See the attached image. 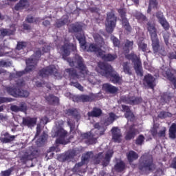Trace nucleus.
<instances>
[{"label": "nucleus", "mask_w": 176, "mask_h": 176, "mask_svg": "<svg viewBox=\"0 0 176 176\" xmlns=\"http://www.w3.org/2000/svg\"><path fill=\"white\" fill-rule=\"evenodd\" d=\"M137 131H138V130L137 129L134 128V126L131 125L129 127V129L126 132V134L125 135L126 141H130V140L134 139L137 134Z\"/></svg>", "instance_id": "obj_23"}, {"label": "nucleus", "mask_w": 176, "mask_h": 176, "mask_svg": "<svg viewBox=\"0 0 176 176\" xmlns=\"http://www.w3.org/2000/svg\"><path fill=\"white\" fill-rule=\"evenodd\" d=\"M4 102H12V98L0 96V104H4Z\"/></svg>", "instance_id": "obj_58"}, {"label": "nucleus", "mask_w": 176, "mask_h": 176, "mask_svg": "<svg viewBox=\"0 0 176 176\" xmlns=\"http://www.w3.org/2000/svg\"><path fill=\"white\" fill-rule=\"evenodd\" d=\"M4 138H1V142L3 144H9V142H12V141H14V138H16V136L14 135H10L9 133L6 132L4 134Z\"/></svg>", "instance_id": "obj_33"}, {"label": "nucleus", "mask_w": 176, "mask_h": 176, "mask_svg": "<svg viewBox=\"0 0 176 176\" xmlns=\"http://www.w3.org/2000/svg\"><path fill=\"white\" fill-rule=\"evenodd\" d=\"M118 22V17L115 16V13L109 12L107 13L106 18V31L108 34H112L115 28L116 27V23Z\"/></svg>", "instance_id": "obj_8"}, {"label": "nucleus", "mask_w": 176, "mask_h": 176, "mask_svg": "<svg viewBox=\"0 0 176 176\" xmlns=\"http://www.w3.org/2000/svg\"><path fill=\"white\" fill-rule=\"evenodd\" d=\"M55 137H59L56 140V144H64V138L67 137V131L63 128H60L55 132Z\"/></svg>", "instance_id": "obj_16"}, {"label": "nucleus", "mask_w": 176, "mask_h": 176, "mask_svg": "<svg viewBox=\"0 0 176 176\" xmlns=\"http://www.w3.org/2000/svg\"><path fill=\"white\" fill-rule=\"evenodd\" d=\"M69 23V16L68 15H63L61 19H57L54 25L56 28H61L66 24Z\"/></svg>", "instance_id": "obj_19"}, {"label": "nucleus", "mask_w": 176, "mask_h": 176, "mask_svg": "<svg viewBox=\"0 0 176 176\" xmlns=\"http://www.w3.org/2000/svg\"><path fill=\"white\" fill-rule=\"evenodd\" d=\"M134 45V41L126 39L122 47V50L124 53L125 58L126 60H131L134 65V69L135 74L138 76H144V71L142 70V63L141 60L138 58V56L134 52L130 53V50H133V46Z\"/></svg>", "instance_id": "obj_2"}, {"label": "nucleus", "mask_w": 176, "mask_h": 176, "mask_svg": "<svg viewBox=\"0 0 176 176\" xmlns=\"http://www.w3.org/2000/svg\"><path fill=\"white\" fill-rule=\"evenodd\" d=\"M47 135L45 132H43V135H41L37 140V142H39V144H45V142H46V140H47Z\"/></svg>", "instance_id": "obj_53"}, {"label": "nucleus", "mask_w": 176, "mask_h": 176, "mask_svg": "<svg viewBox=\"0 0 176 176\" xmlns=\"http://www.w3.org/2000/svg\"><path fill=\"white\" fill-rule=\"evenodd\" d=\"M126 157L129 163H133L134 160L138 159V153H135L134 151H129V153H126Z\"/></svg>", "instance_id": "obj_30"}, {"label": "nucleus", "mask_w": 176, "mask_h": 176, "mask_svg": "<svg viewBox=\"0 0 176 176\" xmlns=\"http://www.w3.org/2000/svg\"><path fill=\"white\" fill-rule=\"evenodd\" d=\"M102 90L109 94H116L119 91V88L109 83H104L102 85Z\"/></svg>", "instance_id": "obj_17"}, {"label": "nucleus", "mask_w": 176, "mask_h": 176, "mask_svg": "<svg viewBox=\"0 0 176 176\" xmlns=\"http://www.w3.org/2000/svg\"><path fill=\"white\" fill-rule=\"evenodd\" d=\"M34 159V155L32 153H25V154L21 157V160L23 163H27V162H30V160H32Z\"/></svg>", "instance_id": "obj_36"}, {"label": "nucleus", "mask_w": 176, "mask_h": 176, "mask_svg": "<svg viewBox=\"0 0 176 176\" xmlns=\"http://www.w3.org/2000/svg\"><path fill=\"white\" fill-rule=\"evenodd\" d=\"M76 39L78 41L81 47L86 49L87 46L86 45V37L84 34H78L76 36Z\"/></svg>", "instance_id": "obj_31"}, {"label": "nucleus", "mask_w": 176, "mask_h": 176, "mask_svg": "<svg viewBox=\"0 0 176 176\" xmlns=\"http://www.w3.org/2000/svg\"><path fill=\"white\" fill-rule=\"evenodd\" d=\"M166 127H163V129L158 133V137H166Z\"/></svg>", "instance_id": "obj_61"}, {"label": "nucleus", "mask_w": 176, "mask_h": 176, "mask_svg": "<svg viewBox=\"0 0 176 176\" xmlns=\"http://www.w3.org/2000/svg\"><path fill=\"white\" fill-rule=\"evenodd\" d=\"M122 25L128 32H131V26L130 25V23H129V19H126L125 21H122Z\"/></svg>", "instance_id": "obj_50"}, {"label": "nucleus", "mask_w": 176, "mask_h": 176, "mask_svg": "<svg viewBox=\"0 0 176 176\" xmlns=\"http://www.w3.org/2000/svg\"><path fill=\"white\" fill-rule=\"evenodd\" d=\"M70 86H74V87H76V89H78V90H80V91H83V86H82L79 82H74L72 81L70 82Z\"/></svg>", "instance_id": "obj_52"}, {"label": "nucleus", "mask_w": 176, "mask_h": 176, "mask_svg": "<svg viewBox=\"0 0 176 176\" xmlns=\"http://www.w3.org/2000/svg\"><path fill=\"white\" fill-rule=\"evenodd\" d=\"M122 111L124 112L125 113L131 111V109H130V107L125 104L122 105Z\"/></svg>", "instance_id": "obj_60"}, {"label": "nucleus", "mask_w": 176, "mask_h": 176, "mask_svg": "<svg viewBox=\"0 0 176 176\" xmlns=\"http://www.w3.org/2000/svg\"><path fill=\"white\" fill-rule=\"evenodd\" d=\"M96 97V94L93 93L89 95L82 94L74 97V101L76 102H93Z\"/></svg>", "instance_id": "obj_11"}, {"label": "nucleus", "mask_w": 176, "mask_h": 176, "mask_svg": "<svg viewBox=\"0 0 176 176\" xmlns=\"http://www.w3.org/2000/svg\"><path fill=\"white\" fill-rule=\"evenodd\" d=\"M75 156H76V152L74 151H69L62 155L61 158L63 162H69V160H72Z\"/></svg>", "instance_id": "obj_28"}, {"label": "nucleus", "mask_w": 176, "mask_h": 176, "mask_svg": "<svg viewBox=\"0 0 176 176\" xmlns=\"http://www.w3.org/2000/svg\"><path fill=\"white\" fill-rule=\"evenodd\" d=\"M85 166V164L83 162H78L75 164V166L72 168V171L74 173H82L83 171L82 170V166Z\"/></svg>", "instance_id": "obj_41"}, {"label": "nucleus", "mask_w": 176, "mask_h": 176, "mask_svg": "<svg viewBox=\"0 0 176 176\" xmlns=\"http://www.w3.org/2000/svg\"><path fill=\"white\" fill-rule=\"evenodd\" d=\"M14 31H16V29L14 30L10 29H1L0 32L2 36H10V35H13V34H14Z\"/></svg>", "instance_id": "obj_40"}, {"label": "nucleus", "mask_w": 176, "mask_h": 176, "mask_svg": "<svg viewBox=\"0 0 176 176\" xmlns=\"http://www.w3.org/2000/svg\"><path fill=\"white\" fill-rule=\"evenodd\" d=\"M87 52L91 53H97V57H100L102 54L103 50L96 43H90Z\"/></svg>", "instance_id": "obj_18"}, {"label": "nucleus", "mask_w": 176, "mask_h": 176, "mask_svg": "<svg viewBox=\"0 0 176 176\" xmlns=\"http://www.w3.org/2000/svg\"><path fill=\"white\" fill-rule=\"evenodd\" d=\"M76 46L71 43H65L63 45L60 47V54L63 60H66L70 67H76L77 69H79L80 74H87V67L85 65L83 58L79 54H76L74 56V59L68 58V56L71 54V52H76Z\"/></svg>", "instance_id": "obj_1"}, {"label": "nucleus", "mask_w": 176, "mask_h": 176, "mask_svg": "<svg viewBox=\"0 0 176 176\" xmlns=\"http://www.w3.org/2000/svg\"><path fill=\"white\" fill-rule=\"evenodd\" d=\"M173 116V114L168 111H160L158 114L157 117L159 119H166V118H171Z\"/></svg>", "instance_id": "obj_42"}, {"label": "nucleus", "mask_w": 176, "mask_h": 176, "mask_svg": "<svg viewBox=\"0 0 176 176\" xmlns=\"http://www.w3.org/2000/svg\"><path fill=\"white\" fill-rule=\"evenodd\" d=\"M124 118H126V119H127L130 122H134V120L135 119L134 113H133V111H131V110L126 113H124Z\"/></svg>", "instance_id": "obj_45"}, {"label": "nucleus", "mask_w": 176, "mask_h": 176, "mask_svg": "<svg viewBox=\"0 0 176 176\" xmlns=\"http://www.w3.org/2000/svg\"><path fill=\"white\" fill-rule=\"evenodd\" d=\"M98 67L103 72V76L106 78H109L110 82L116 85L118 83H120V80L122 78L113 69V67L111 66V65L108 63H105L104 62H100L98 63Z\"/></svg>", "instance_id": "obj_5"}, {"label": "nucleus", "mask_w": 176, "mask_h": 176, "mask_svg": "<svg viewBox=\"0 0 176 176\" xmlns=\"http://www.w3.org/2000/svg\"><path fill=\"white\" fill-rule=\"evenodd\" d=\"M146 28L148 31L152 41V48L154 53H159L162 56H166V51L160 50V43L157 38V29L155 27V23L148 21L146 23Z\"/></svg>", "instance_id": "obj_4"}, {"label": "nucleus", "mask_w": 176, "mask_h": 176, "mask_svg": "<svg viewBox=\"0 0 176 176\" xmlns=\"http://www.w3.org/2000/svg\"><path fill=\"white\" fill-rule=\"evenodd\" d=\"M19 108V112H24L27 111V105L25 104V102H22L20 104Z\"/></svg>", "instance_id": "obj_57"}, {"label": "nucleus", "mask_w": 176, "mask_h": 176, "mask_svg": "<svg viewBox=\"0 0 176 176\" xmlns=\"http://www.w3.org/2000/svg\"><path fill=\"white\" fill-rule=\"evenodd\" d=\"M155 79L153 77L151 74H148L144 76V82L147 85L149 89H155V86H156V84H155Z\"/></svg>", "instance_id": "obj_20"}, {"label": "nucleus", "mask_w": 176, "mask_h": 176, "mask_svg": "<svg viewBox=\"0 0 176 176\" xmlns=\"http://www.w3.org/2000/svg\"><path fill=\"white\" fill-rule=\"evenodd\" d=\"M126 168V163L122 160H117L116 164L114 165V170L116 173H123Z\"/></svg>", "instance_id": "obj_26"}, {"label": "nucleus", "mask_w": 176, "mask_h": 176, "mask_svg": "<svg viewBox=\"0 0 176 176\" xmlns=\"http://www.w3.org/2000/svg\"><path fill=\"white\" fill-rule=\"evenodd\" d=\"M26 67L25 70L21 72H16V76L18 77H21L23 75H25V74L28 72H32V71L35 70L36 68V65H38V60L34 58H28L25 60Z\"/></svg>", "instance_id": "obj_9"}, {"label": "nucleus", "mask_w": 176, "mask_h": 176, "mask_svg": "<svg viewBox=\"0 0 176 176\" xmlns=\"http://www.w3.org/2000/svg\"><path fill=\"white\" fill-rule=\"evenodd\" d=\"M94 129H96L98 130V133H99V135H104L105 134V130H107V128L104 126L100 125V123L97 122L94 126Z\"/></svg>", "instance_id": "obj_39"}, {"label": "nucleus", "mask_w": 176, "mask_h": 176, "mask_svg": "<svg viewBox=\"0 0 176 176\" xmlns=\"http://www.w3.org/2000/svg\"><path fill=\"white\" fill-rule=\"evenodd\" d=\"M145 142V136L140 135L135 140V144L141 146Z\"/></svg>", "instance_id": "obj_48"}, {"label": "nucleus", "mask_w": 176, "mask_h": 176, "mask_svg": "<svg viewBox=\"0 0 176 176\" xmlns=\"http://www.w3.org/2000/svg\"><path fill=\"white\" fill-rule=\"evenodd\" d=\"M93 156V151H88L86 153L83 154L81 157V162L84 164L86 163H89V160H90V157Z\"/></svg>", "instance_id": "obj_35"}, {"label": "nucleus", "mask_w": 176, "mask_h": 176, "mask_svg": "<svg viewBox=\"0 0 176 176\" xmlns=\"http://www.w3.org/2000/svg\"><path fill=\"white\" fill-rule=\"evenodd\" d=\"M81 138L83 140H87L86 144L87 145H93V144L97 142V138H94V134H92L91 132H87L81 134Z\"/></svg>", "instance_id": "obj_15"}, {"label": "nucleus", "mask_w": 176, "mask_h": 176, "mask_svg": "<svg viewBox=\"0 0 176 176\" xmlns=\"http://www.w3.org/2000/svg\"><path fill=\"white\" fill-rule=\"evenodd\" d=\"M138 168L142 175H148L150 173L155 171L156 164L153 161V157L148 153L143 154L139 159Z\"/></svg>", "instance_id": "obj_3"}, {"label": "nucleus", "mask_w": 176, "mask_h": 176, "mask_svg": "<svg viewBox=\"0 0 176 176\" xmlns=\"http://www.w3.org/2000/svg\"><path fill=\"white\" fill-rule=\"evenodd\" d=\"M27 3H28V0H20L14 6L15 10H21V9L25 8Z\"/></svg>", "instance_id": "obj_37"}, {"label": "nucleus", "mask_w": 176, "mask_h": 176, "mask_svg": "<svg viewBox=\"0 0 176 176\" xmlns=\"http://www.w3.org/2000/svg\"><path fill=\"white\" fill-rule=\"evenodd\" d=\"M112 134V139L114 142L120 144L122 142V131L118 126H113L111 130Z\"/></svg>", "instance_id": "obj_13"}, {"label": "nucleus", "mask_w": 176, "mask_h": 176, "mask_svg": "<svg viewBox=\"0 0 176 176\" xmlns=\"http://www.w3.org/2000/svg\"><path fill=\"white\" fill-rule=\"evenodd\" d=\"M155 16L157 19H158V21L160 22L163 20H165L166 18L164 17V15H163V12L158 11L156 12Z\"/></svg>", "instance_id": "obj_55"}, {"label": "nucleus", "mask_w": 176, "mask_h": 176, "mask_svg": "<svg viewBox=\"0 0 176 176\" xmlns=\"http://www.w3.org/2000/svg\"><path fill=\"white\" fill-rule=\"evenodd\" d=\"M109 117L106 120V123L107 124H111V123H113V122H115V118H116V114L111 112L109 113Z\"/></svg>", "instance_id": "obj_49"}, {"label": "nucleus", "mask_w": 176, "mask_h": 176, "mask_svg": "<svg viewBox=\"0 0 176 176\" xmlns=\"http://www.w3.org/2000/svg\"><path fill=\"white\" fill-rule=\"evenodd\" d=\"M1 174V176H10L12 174V170L8 169L6 170H2Z\"/></svg>", "instance_id": "obj_59"}, {"label": "nucleus", "mask_w": 176, "mask_h": 176, "mask_svg": "<svg viewBox=\"0 0 176 176\" xmlns=\"http://www.w3.org/2000/svg\"><path fill=\"white\" fill-rule=\"evenodd\" d=\"M111 41L113 44L114 47H120V41L116 36L111 35L110 37Z\"/></svg>", "instance_id": "obj_46"}, {"label": "nucleus", "mask_w": 176, "mask_h": 176, "mask_svg": "<svg viewBox=\"0 0 176 176\" xmlns=\"http://www.w3.org/2000/svg\"><path fill=\"white\" fill-rule=\"evenodd\" d=\"M99 57L103 60V61L111 62L115 61L118 58V55L116 54H105V51H102V55Z\"/></svg>", "instance_id": "obj_21"}, {"label": "nucleus", "mask_w": 176, "mask_h": 176, "mask_svg": "<svg viewBox=\"0 0 176 176\" xmlns=\"http://www.w3.org/2000/svg\"><path fill=\"white\" fill-rule=\"evenodd\" d=\"M168 135L170 140L176 139V124L175 123H173L170 126Z\"/></svg>", "instance_id": "obj_34"}, {"label": "nucleus", "mask_w": 176, "mask_h": 176, "mask_svg": "<svg viewBox=\"0 0 176 176\" xmlns=\"http://www.w3.org/2000/svg\"><path fill=\"white\" fill-rule=\"evenodd\" d=\"M122 68L124 74H126V75H129V76L133 75V72H131V68L130 67V65H129L128 62L123 63Z\"/></svg>", "instance_id": "obj_38"}, {"label": "nucleus", "mask_w": 176, "mask_h": 176, "mask_svg": "<svg viewBox=\"0 0 176 176\" xmlns=\"http://www.w3.org/2000/svg\"><path fill=\"white\" fill-rule=\"evenodd\" d=\"M28 45V42L25 41H18L16 45L17 50H23V49H25Z\"/></svg>", "instance_id": "obj_47"}, {"label": "nucleus", "mask_w": 176, "mask_h": 176, "mask_svg": "<svg viewBox=\"0 0 176 176\" xmlns=\"http://www.w3.org/2000/svg\"><path fill=\"white\" fill-rule=\"evenodd\" d=\"M138 46L139 50H142V52H144V53L148 52V45L143 41H139L138 43Z\"/></svg>", "instance_id": "obj_43"}, {"label": "nucleus", "mask_w": 176, "mask_h": 176, "mask_svg": "<svg viewBox=\"0 0 176 176\" xmlns=\"http://www.w3.org/2000/svg\"><path fill=\"white\" fill-rule=\"evenodd\" d=\"M133 17L138 20V22L140 24H142L144 21H148V18H146V16L144 15L142 13L140 12H136L133 14Z\"/></svg>", "instance_id": "obj_29"}, {"label": "nucleus", "mask_w": 176, "mask_h": 176, "mask_svg": "<svg viewBox=\"0 0 176 176\" xmlns=\"http://www.w3.org/2000/svg\"><path fill=\"white\" fill-rule=\"evenodd\" d=\"M28 23H34V16L31 15H28L26 20Z\"/></svg>", "instance_id": "obj_64"}, {"label": "nucleus", "mask_w": 176, "mask_h": 176, "mask_svg": "<svg viewBox=\"0 0 176 176\" xmlns=\"http://www.w3.org/2000/svg\"><path fill=\"white\" fill-rule=\"evenodd\" d=\"M65 115H67V116H72V118H74V119H76L77 122H79V120H80V112L76 108L66 109Z\"/></svg>", "instance_id": "obj_14"}, {"label": "nucleus", "mask_w": 176, "mask_h": 176, "mask_svg": "<svg viewBox=\"0 0 176 176\" xmlns=\"http://www.w3.org/2000/svg\"><path fill=\"white\" fill-rule=\"evenodd\" d=\"M163 38L166 45H168V41L170 39V35L168 34V33L164 34Z\"/></svg>", "instance_id": "obj_63"}, {"label": "nucleus", "mask_w": 176, "mask_h": 176, "mask_svg": "<svg viewBox=\"0 0 176 176\" xmlns=\"http://www.w3.org/2000/svg\"><path fill=\"white\" fill-rule=\"evenodd\" d=\"M148 6H150L153 9H157L159 3L157 2V0H149Z\"/></svg>", "instance_id": "obj_54"}, {"label": "nucleus", "mask_w": 176, "mask_h": 176, "mask_svg": "<svg viewBox=\"0 0 176 176\" xmlns=\"http://www.w3.org/2000/svg\"><path fill=\"white\" fill-rule=\"evenodd\" d=\"M73 32H80L82 31V26L80 25H74L72 27Z\"/></svg>", "instance_id": "obj_56"}, {"label": "nucleus", "mask_w": 176, "mask_h": 176, "mask_svg": "<svg viewBox=\"0 0 176 176\" xmlns=\"http://www.w3.org/2000/svg\"><path fill=\"white\" fill-rule=\"evenodd\" d=\"M164 76L168 79V80H170V82H172L173 84V86L175 89H176V78L174 76V74L171 72L170 69H167L166 71L164 73Z\"/></svg>", "instance_id": "obj_24"}, {"label": "nucleus", "mask_w": 176, "mask_h": 176, "mask_svg": "<svg viewBox=\"0 0 176 176\" xmlns=\"http://www.w3.org/2000/svg\"><path fill=\"white\" fill-rule=\"evenodd\" d=\"M102 115V110L98 107H94L92 111L87 113L89 118H100Z\"/></svg>", "instance_id": "obj_27"}, {"label": "nucleus", "mask_w": 176, "mask_h": 176, "mask_svg": "<svg viewBox=\"0 0 176 176\" xmlns=\"http://www.w3.org/2000/svg\"><path fill=\"white\" fill-rule=\"evenodd\" d=\"M38 121L37 118L26 117L23 118V125L28 127H34Z\"/></svg>", "instance_id": "obj_22"}, {"label": "nucleus", "mask_w": 176, "mask_h": 176, "mask_svg": "<svg viewBox=\"0 0 176 176\" xmlns=\"http://www.w3.org/2000/svg\"><path fill=\"white\" fill-rule=\"evenodd\" d=\"M112 156H113V151L109 150L106 153L104 157L102 155V152H100L94 156L93 160L95 164H100L103 159L102 162V165L103 166V167H107L111 162V159H112Z\"/></svg>", "instance_id": "obj_7"}, {"label": "nucleus", "mask_w": 176, "mask_h": 176, "mask_svg": "<svg viewBox=\"0 0 176 176\" xmlns=\"http://www.w3.org/2000/svg\"><path fill=\"white\" fill-rule=\"evenodd\" d=\"M45 100L50 105L60 104V99L53 94H50L48 96H46Z\"/></svg>", "instance_id": "obj_25"}, {"label": "nucleus", "mask_w": 176, "mask_h": 176, "mask_svg": "<svg viewBox=\"0 0 176 176\" xmlns=\"http://www.w3.org/2000/svg\"><path fill=\"white\" fill-rule=\"evenodd\" d=\"M160 23L161 24L162 27H163L164 30H165V31H168V30H170V23H168L166 19L160 21Z\"/></svg>", "instance_id": "obj_51"}, {"label": "nucleus", "mask_w": 176, "mask_h": 176, "mask_svg": "<svg viewBox=\"0 0 176 176\" xmlns=\"http://www.w3.org/2000/svg\"><path fill=\"white\" fill-rule=\"evenodd\" d=\"M65 72L69 74V76L71 79H79V74L76 69L74 68L66 69Z\"/></svg>", "instance_id": "obj_32"}, {"label": "nucleus", "mask_w": 176, "mask_h": 176, "mask_svg": "<svg viewBox=\"0 0 176 176\" xmlns=\"http://www.w3.org/2000/svg\"><path fill=\"white\" fill-rule=\"evenodd\" d=\"M118 12L119 13L122 21H124L125 20H128L127 17H126V14L127 13V11H126V9L124 8H120L118 10Z\"/></svg>", "instance_id": "obj_44"}, {"label": "nucleus", "mask_w": 176, "mask_h": 176, "mask_svg": "<svg viewBox=\"0 0 176 176\" xmlns=\"http://www.w3.org/2000/svg\"><path fill=\"white\" fill-rule=\"evenodd\" d=\"M10 109L12 112H20V109L17 105L11 106Z\"/></svg>", "instance_id": "obj_62"}, {"label": "nucleus", "mask_w": 176, "mask_h": 176, "mask_svg": "<svg viewBox=\"0 0 176 176\" xmlns=\"http://www.w3.org/2000/svg\"><path fill=\"white\" fill-rule=\"evenodd\" d=\"M25 86V80L23 79H19L16 81L14 87H6V91L12 97H24L27 98L30 96V92L27 90H23L21 88Z\"/></svg>", "instance_id": "obj_6"}, {"label": "nucleus", "mask_w": 176, "mask_h": 176, "mask_svg": "<svg viewBox=\"0 0 176 176\" xmlns=\"http://www.w3.org/2000/svg\"><path fill=\"white\" fill-rule=\"evenodd\" d=\"M38 74L41 78H46L49 76V75H54V76H58V75L57 69L54 66H48L45 68H43Z\"/></svg>", "instance_id": "obj_10"}, {"label": "nucleus", "mask_w": 176, "mask_h": 176, "mask_svg": "<svg viewBox=\"0 0 176 176\" xmlns=\"http://www.w3.org/2000/svg\"><path fill=\"white\" fill-rule=\"evenodd\" d=\"M123 102L125 104H129V105H138V104H141L142 102V98L141 97H135V96H131V97H126L124 96L122 98Z\"/></svg>", "instance_id": "obj_12"}]
</instances>
